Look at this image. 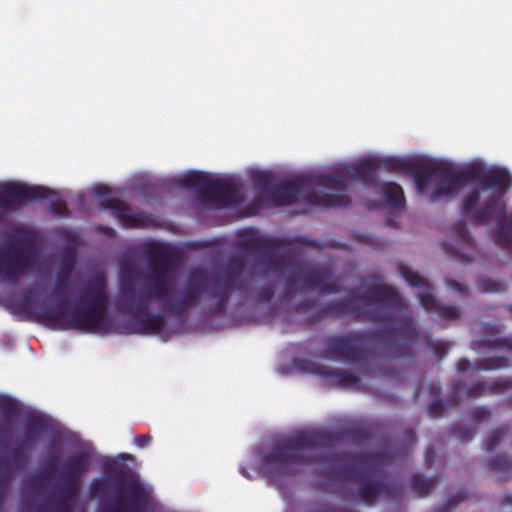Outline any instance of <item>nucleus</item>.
<instances>
[{
  "label": "nucleus",
  "instance_id": "nucleus-1",
  "mask_svg": "<svg viewBox=\"0 0 512 512\" xmlns=\"http://www.w3.org/2000/svg\"><path fill=\"white\" fill-rule=\"evenodd\" d=\"M416 184L421 193L434 199L452 196L464 186L469 187L464 208L476 218L485 220L502 212L501 198L510 187L511 178L502 168H491L475 175L437 169L418 177Z\"/></svg>",
  "mask_w": 512,
  "mask_h": 512
},
{
  "label": "nucleus",
  "instance_id": "nucleus-2",
  "mask_svg": "<svg viewBox=\"0 0 512 512\" xmlns=\"http://www.w3.org/2000/svg\"><path fill=\"white\" fill-rule=\"evenodd\" d=\"M402 275L409 285L419 287L417 295L425 309L431 310L435 307L438 313L447 319H454L459 316V311L455 307L436 305L435 299L430 292V286L417 273L405 268L402 270Z\"/></svg>",
  "mask_w": 512,
  "mask_h": 512
},
{
  "label": "nucleus",
  "instance_id": "nucleus-3",
  "mask_svg": "<svg viewBox=\"0 0 512 512\" xmlns=\"http://www.w3.org/2000/svg\"><path fill=\"white\" fill-rule=\"evenodd\" d=\"M49 196H52V193L45 187H32L20 183H5L1 187V200L8 207H14L19 201Z\"/></svg>",
  "mask_w": 512,
  "mask_h": 512
},
{
  "label": "nucleus",
  "instance_id": "nucleus-4",
  "mask_svg": "<svg viewBox=\"0 0 512 512\" xmlns=\"http://www.w3.org/2000/svg\"><path fill=\"white\" fill-rule=\"evenodd\" d=\"M28 264V253L23 249H13L7 254L0 253V280L10 279Z\"/></svg>",
  "mask_w": 512,
  "mask_h": 512
},
{
  "label": "nucleus",
  "instance_id": "nucleus-5",
  "mask_svg": "<svg viewBox=\"0 0 512 512\" xmlns=\"http://www.w3.org/2000/svg\"><path fill=\"white\" fill-rule=\"evenodd\" d=\"M105 317L104 296L99 289L91 309L84 311L79 316V325L88 331H95L102 327Z\"/></svg>",
  "mask_w": 512,
  "mask_h": 512
},
{
  "label": "nucleus",
  "instance_id": "nucleus-6",
  "mask_svg": "<svg viewBox=\"0 0 512 512\" xmlns=\"http://www.w3.org/2000/svg\"><path fill=\"white\" fill-rule=\"evenodd\" d=\"M184 185L188 187H195L206 193L208 196H215L221 193L224 189L223 183L215 182L207 176L197 172L187 175Z\"/></svg>",
  "mask_w": 512,
  "mask_h": 512
},
{
  "label": "nucleus",
  "instance_id": "nucleus-7",
  "mask_svg": "<svg viewBox=\"0 0 512 512\" xmlns=\"http://www.w3.org/2000/svg\"><path fill=\"white\" fill-rule=\"evenodd\" d=\"M383 195L387 203L395 207H400L404 202L403 190L395 183H386L383 186Z\"/></svg>",
  "mask_w": 512,
  "mask_h": 512
},
{
  "label": "nucleus",
  "instance_id": "nucleus-8",
  "mask_svg": "<svg viewBox=\"0 0 512 512\" xmlns=\"http://www.w3.org/2000/svg\"><path fill=\"white\" fill-rule=\"evenodd\" d=\"M169 278L170 276L167 268L166 258L163 257L159 260L157 275L155 277V289L160 296H162L163 292L168 289Z\"/></svg>",
  "mask_w": 512,
  "mask_h": 512
},
{
  "label": "nucleus",
  "instance_id": "nucleus-9",
  "mask_svg": "<svg viewBox=\"0 0 512 512\" xmlns=\"http://www.w3.org/2000/svg\"><path fill=\"white\" fill-rule=\"evenodd\" d=\"M300 189L298 186H291L279 190L275 195V205H289L298 201Z\"/></svg>",
  "mask_w": 512,
  "mask_h": 512
},
{
  "label": "nucleus",
  "instance_id": "nucleus-10",
  "mask_svg": "<svg viewBox=\"0 0 512 512\" xmlns=\"http://www.w3.org/2000/svg\"><path fill=\"white\" fill-rule=\"evenodd\" d=\"M497 236L501 242L512 246V216L503 219L497 230Z\"/></svg>",
  "mask_w": 512,
  "mask_h": 512
},
{
  "label": "nucleus",
  "instance_id": "nucleus-11",
  "mask_svg": "<svg viewBox=\"0 0 512 512\" xmlns=\"http://www.w3.org/2000/svg\"><path fill=\"white\" fill-rule=\"evenodd\" d=\"M311 203H320L324 205H345L348 201L346 196L343 195H334V194H326L323 199H310Z\"/></svg>",
  "mask_w": 512,
  "mask_h": 512
},
{
  "label": "nucleus",
  "instance_id": "nucleus-12",
  "mask_svg": "<svg viewBox=\"0 0 512 512\" xmlns=\"http://www.w3.org/2000/svg\"><path fill=\"white\" fill-rule=\"evenodd\" d=\"M481 285L483 291L496 292L499 290L498 284L494 283L491 280H484Z\"/></svg>",
  "mask_w": 512,
  "mask_h": 512
},
{
  "label": "nucleus",
  "instance_id": "nucleus-13",
  "mask_svg": "<svg viewBox=\"0 0 512 512\" xmlns=\"http://www.w3.org/2000/svg\"><path fill=\"white\" fill-rule=\"evenodd\" d=\"M150 442V436L146 435V436H141V437H137L135 439V443L139 446V447H145L148 443Z\"/></svg>",
  "mask_w": 512,
  "mask_h": 512
},
{
  "label": "nucleus",
  "instance_id": "nucleus-14",
  "mask_svg": "<svg viewBox=\"0 0 512 512\" xmlns=\"http://www.w3.org/2000/svg\"><path fill=\"white\" fill-rule=\"evenodd\" d=\"M95 192L97 193L98 196L102 197V196H106L107 194H109V188L106 187V186H97L95 188Z\"/></svg>",
  "mask_w": 512,
  "mask_h": 512
},
{
  "label": "nucleus",
  "instance_id": "nucleus-15",
  "mask_svg": "<svg viewBox=\"0 0 512 512\" xmlns=\"http://www.w3.org/2000/svg\"><path fill=\"white\" fill-rule=\"evenodd\" d=\"M51 204L54 206V210L58 213V214H63L62 213V209L64 208V205L62 202H56L54 200H51Z\"/></svg>",
  "mask_w": 512,
  "mask_h": 512
},
{
  "label": "nucleus",
  "instance_id": "nucleus-16",
  "mask_svg": "<svg viewBox=\"0 0 512 512\" xmlns=\"http://www.w3.org/2000/svg\"><path fill=\"white\" fill-rule=\"evenodd\" d=\"M452 285L455 290H461V285L459 283L454 282Z\"/></svg>",
  "mask_w": 512,
  "mask_h": 512
}]
</instances>
